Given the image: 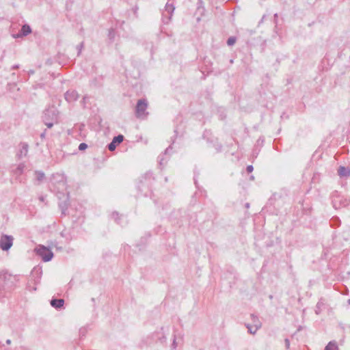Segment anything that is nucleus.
Returning <instances> with one entry per match:
<instances>
[{
	"mask_svg": "<svg viewBox=\"0 0 350 350\" xmlns=\"http://www.w3.org/2000/svg\"><path fill=\"white\" fill-rule=\"evenodd\" d=\"M35 252L36 254L40 256L42 261L49 262L53 258V252L51 250L42 245H39L36 249Z\"/></svg>",
	"mask_w": 350,
	"mask_h": 350,
	"instance_id": "7ed1b4c3",
	"label": "nucleus"
},
{
	"mask_svg": "<svg viewBox=\"0 0 350 350\" xmlns=\"http://www.w3.org/2000/svg\"><path fill=\"white\" fill-rule=\"evenodd\" d=\"M115 36H116L115 30L113 28L109 29V33H108V38L111 42L114 41Z\"/></svg>",
	"mask_w": 350,
	"mask_h": 350,
	"instance_id": "393cba45",
	"label": "nucleus"
},
{
	"mask_svg": "<svg viewBox=\"0 0 350 350\" xmlns=\"http://www.w3.org/2000/svg\"><path fill=\"white\" fill-rule=\"evenodd\" d=\"M88 148V144L83 142V143H81L79 146V150L80 151H83L85 150H86Z\"/></svg>",
	"mask_w": 350,
	"mask_h": 350,
	"instance_id": "72a5a7b5",
	"label": "nucleus"
},
{
	"mask_svg": "<svg viewBox=\"0 0 350 350\" xmlns=\"http://www.w3.org/2000/svg\"><path fill=\"white\" fill-rule=\"evenodd\" d=\"M50 303L52 307L55 309H60L64 304V300L63 299L53 298Z\"/></svg>",
	"mask_w": 350,
	"mask_h": 350,
	"instance_id": "2eb2a0df",
	"label": "nucleus"
},
{
	"mask_svg": "<svg viewBox=\"0 0 350 350\" xmlns=\"http://www.w3.org/2000/svg\"><path fill=\"white\" fill-rule=\"evenodd\" d=\"M124 140V136L121 134L115 136L112 141L107 145V148L110 151L116 150L118 145L122 143Z\"/></svg>",
	"mask_w": 350,
	"mask_h": 350,
	"instance_id": "9d476101",
	"label": "nucleus"
},
{
	"mask_svg": "<svg viewBox=\"0 0 350 350\" xmlns=\"http://www.w3.org/2000/svg\"><path fill=\"white\" fill-rule=\"evenodd\" d=\"M245 325L248 329V332L251 334H255L257 330L260 327V324L259 325H255L254 326H252L250 324H246Z\"/></svg>",
	"mask_w": 350,
	"mask_h": 350,
	"instance_id": "412c9836",
	"label": "nucleus"
},
{
	"mask_svg": "<svg viewBox=\"0 0 350 350\" xmlns=\"http://www.w3.org/2000/svg\"><path fill=\"white\" fill-rule=\"evenodd\" d=\"M338 174L340 177H347L350 175V170L348 167L340 166L338 170Z\"/></svg>",
	"mask_w": 350,
	"mask_h": 350,
	"instance_id": "6ab92c4d",
	"label": "nucleus"
},
{
	"mask_svg": "<svg viewBox=\"0 0 350 350\" xmlns=\"http://www.w3.org/2000/svg\"><path fill=\"white\" fill-rule=\"evenodd\" d=\"M124 21H122L121 22V25L124 24Z\"/></svg>",
	"mask_w": 350,
	"mask_h": 350,
	"instance_id": "603ef678",
	"label": "nucleus"
},
{
	"mask_svg": "<svg viewBox=\"0 0 350 350\" xmlns=\"http://www.w3.org/2000/svg\"><path fill=\"white\" fill-rule=\"evenodd\" d=\"M265 142V139L263 137H260L256 141V146H262Z\"/></svg>",
	"mask_w": 350,
	"mask_h": 350,
	"instance_id": "473e14b6",
	"label": "nucleus"
},
{
	"mask_svg": "<svg viewBox=\"0 0 350 350\" xmlns=\"http://www.w3.org/2000/svg\"><path fill=\"white\" fill-rule=\"evenodd\" d=\"M64 98L68 103H72L79 98V94L76 90H68L64 94Z\"/></svg>",
	"mask_w": 350,
	"mask_h": 350,
	"instance_id": "9b49d317",
	"label": "nucleus"
},
{
	"mask_svg": "<svg viewBox=\"0 0 350 350\" xmlns=\"http://www.w3.org/2000/svg\"><path fill=\"white\" fill-rule=\"evenodd\" d=\"M39 200H40L41 202H44V200H45V198H44V196H42L39 197Z\"/></svg>",
	"mask_w": 350,
	"mask_h": 350,
	"instance_id": "37998d69",
	"label": "nucleus"
},
{
	"mask_svg": "<svg viewBox=\"0 0 350 350\" xmlns=\"http://www.w3.org/2000/svg\"><path fill=\"white\" fill-rule=\"evenodd\" d=\"M347 303H348V304H349V305H350V299H349L347 300Z\"/></svg>",
	"mask_w": 350,
	"mask_h": 350,
	"instance_id": "8fccbe9b",
	"label": "nucleus"
},
{
	"mask_svg": "<svg viewBox=\"0 0 350 350\" xmlns=\"http://www.w3.org/2000/svg\"><path fill=\"white\" fill-rule=\"evenodd\" d=\"M83 48V42H81L77 46V49L78 50L77 55H80L82 49Z\"/></svg>",
	"mask_w": 350,
	"mask_h": 350,
	"instance_id": "f704fd0d",
	"label": "nucleus"
},
{
	"mask_svg": "<svg viewBox=\"0 0 350 350\" xmlns=\"http://www.w3.org/2000/svg\"><path fill=\"white\" fill-rule=\"evenodd\" d=\"M36 274L38 275H37V280H34V283L35 284H37V283H39L40 282V278H41V274H42V270L40 269H38V270L36 271H34Z\"/></svg>",
	"mask_w": 350,
	"mask_h": 350,
	"instance_id": "7c9ffc66",
	"label": "nucleus"
},
{
	"mask_svg": "<svg viewBox=\"0 0 350 350\" xmlns=\"http://www.w3.org/2000/svg\"><path fill=\"white\" fill-rule=\"evenodd\" d=\"M324 350H338V347L335 341H330L325 347Z\"/></svg>",
	"mask_w": 350,
	"mask_h": 350,
	"instance_id": "4be33fe9",
	"label": "nucleus"
},
{
	"mask_svg": "<svg viewBox=\"0 0 350 350\" xmlns=\"http://www.w3.org/2000/svg\"><path fill=\"white\" fill-rule=\"evenodd\" d=\"M86 334V329L83 327L79 329V335L81 336H84Z\"/></svg>",
	"mask_w": 350,
	"mask_h": 350,
	"instance_id": "c9c22d12",
	"label": "nucleus"
},
{
	"mask_svg": "<svg viewBox=\"0 0 350 350\" xmlns=\"http://www.w3.org/2000/svg\"><path fill=\"white\" fill-rule=\"evenodd\" d=\"M47 128L51 129L53 126L54 124L57 123L58 121H42Z\"/></svg>",
	"mask_w": 350,
	"mask_h": 350,
	"instance_id": "c756f323",
	"label": "nucleus"
},
{
	"mask_svg": "<svg viewBox=\"0 0 350 350\" xmlns=\"http://www.w3.org/2000/svg\"><path fill=\"white\" fill-rule=\"evenodd\" d=\"M230 63H231V64H232V63H233V59H231V60H230Z\"/></svg>",
	"mask_w": 350,
	"mask_h": 350,
	"instance_id": "864d4df0",
	"label": "nucleus"
},
{
	"mask_svg": "<svg viewBox=\"0 0 350 350\" xmlns=\"http://www.w3.org/2000/svg\"><path fill=\"white\" fill-rule=\"evenodd\" d=\"M31 27L27 24H25L22 26L18 33L15 37L16 38H21L23 36H26L29 35V33H31Z\"/></svg>",
	"mask_w": 350,
	"mask_h": 350,
	"instance_id": "f8f14e48",
	"label": "nucleus"
},
{
	"mask_svg": "<svg viewBox=\"0 0 350 350\" xmlns=\"http://www.w3.org/2000/svg\"><path fill=\"white\" fill-rule=\"evenodd\" d=\"M350 201L347 198H342L339 200L340 206H347L349 204Z\"/></svg>",
	"mask_w": 350,
	"mask_h": 350,
	"instance_id": "c85d7f7f",
	"label": "nucleus"
},
{
	"mask_svg": "<svg viewBox=\"0 0 350 350\" xmlns=\"http://www.w3.org/2000/svg\"><path fill=\"white\" fill-rule=\"evenodd\" d=\"M14 238L11 235L2 234L0 238V248L3 251H8L13 245Z\"/></svg>",
	"mask_w": 350,
	"mask_h": 350,
	"instance_id": "0eeeda50",
	"label": "nucleus"
},
{
	"mask_svg": "<svg viewBox=\"0 0 350 350\" xmlns=\"http://www.w3.org/2000/svg\"><path fill=\"white\" fill-rule=\"evenodd\" d=\"M55 178H58V184L59 185V187H58V189H61L64 190L66 188V180L64 176L60 174H56L53 176V179L54 180Z\"/></svg>",
	"mask_w": 350,
	"mask_h": 350,
	"instance_id": "dca6fc26",
	"label": "nucleus"
},
{
	"mask_svg": "<svg viewBox=\"0 0 350 350\" xmlns=\"http://www.w3.org/2000/svg\"><path fill=\"white\" fill-rule=\"evenodd\" d=\"M265 18H266V15H263L260 22L263 21V20H265Z\"/></svg>",
	"mask_w": 350,
	"mask_h": 350,
	"instance_id": "49530a36",
	"label": "nucleus"
},
{
	"mask_svg": "<svg viewBox=\"0 0 350 350\" xmlns=\"http://www.w3.org/2000/svg\"><path fill=\"white\" fill-rule=\"evenodd\" d=\"M325 302L323 298H321L316 305L315 313L319 314L325 308Z\"/></svg>",
	"mask_w": 350,
	"mask_h": 350,
	"instance_id": "a211bd4d",
	"label": "nucleus"
},
{
	"mask_svg": "<svg viewBox=\"0 0 350 350\" xmlns=\"http://www.w3.org/2000/svg\"><path fill=\"white\" fill-rule=\"evenodd\" d=\"M269 298H270V299H272V298H273V296H272V295H270V296H269Z\"/></svg>",
	"mask_w": 350,
	"mask_h": 350,
	"instance_id": "3c124183",
	"label": "nucleus"
},
{
	"mask_svg": "<svg viewBox=\"0 0 350 350\" xmlns=\"http://www.w3.org/2000/svg\"><path fill=\"white\" fill-rule=\"evenodd\" d=\"M155 178L151 171H148L143 174L138 182L137 189L143 193L145 196H148V192L151 191L152 185Z\"/></svg>",
	"mask_w": 350,
	"mask_h": 350,
	"instance_id": "f03ea898",
	"label": "nucleus"
},
{
	"mask_svg": "<svg viewBox=\"0 0 350 350\" xmlns=\"http://www.w3.org/2000/svg\"><path fill=\"white\" fill-rule=\"evenodd\" d=\"M6 344H7V345H10V344H11V340L8 339V340H6Z\"/></svg>",
	"mask_w": 350,
	"mask_h": 350,
	"instance_id": "a18cd8bd",
	"label": "nucleus"
},
{
	"mask_svg": "<svg viewBox=\"0 0 350 350\" xmlns=\"http://www.w3.org/2000/svg\"><path fill=\"white\" fill-rule=\"evenodd\" d=\"M213 146L216 149L217 152H221L223 146L221 144L218 142V140L217 138H215V142L213 143Z\"/></svg>",
	"mask_w": 350,
	"mask_h": 350,
	"instance_id": "a878e982",
	"label": "nucleus"
},
{
	"mask_svg": "<svg viewBox=\"0 0 350 350\" xmlns=\"http://www.w3.org/2000/svg\"><path fill=\"white\" fill-rule=\"evenodd\" d=\"M46 130L45 129V130L44 131V132H43V133H42L40 134V137H41L42 139H43V138H44V137H45V135H46Z\"/></svg>",
	"mask_w": 350,
	"mask_h": 350,
	"instance_id": "ea45409f",
	"label": "nucleus"
},
{
	"mask_svg": "<svg viewBox=\"0 0 350 350\" xmlns=\"http://www.w3.org/2000/svg\"><path fill=\"white\" fill-rule=\"evenodd\" d=\"M58 114L59 111L54 106L49 107L43 111L42 121H58Z\"/></svg>",
	"mask_w": 350,
	"mask_h": 350,
	"instance_id": "20e7f679",
	"label": "nucleus"
},
{
	"mask_svg": "<svg viewBox=\"0 0 350 350\" xmlns=\"http://www.w3.org/2000/svg\"><path fill=\"white\" fill-rule=\"evenodd\" d=\"M236 41H237V38L234 36H231L228 38L227 44L228 46H232L235 44Z\"/></svg>",
	"mask_w": 350,
	"mask_h": 350,
	"instance_id": "cd10ccee",
	"label": "nucleus"
},
{
	"mask_svg": "<svg viewBox=\"0 0 350 350\" xmlns=\"http://www.w3.org/2000/svg\"><path fill=\"white\" fill-rule=\"evenodd\" d=\"M336 203H337V201L336 200H334L333 201V206L335 208H338V207L336 206Z\"/></svg>",
	"mask_w": 350,
	"mask_h": 350,
	"instance_id": "79ce46f5",
	"label": "nucleus"
},
{
	"mask_svg": "<svg viewBox=\"0 0 350 350\" xmlns=\"http://www.w3.org/2000/svg\"><path fill=\"white\" fill-rule=\"evenodd\" d=\"M29 152V144L27 142H21L18 144V150L16 152V157L18 159H21L27 156Z\"/></svg>",
	"mask_w": 350,
	"mask_h": 350,
	"instance_id": "1a4fd4ad",
	"label": "nucleus"
},
{
	"mask_svg": "<svg viewBox=\"0 0 350 350\" xmlns=\"http://www.w3.org/2000/svg\"><path fill=\"white\" fill-rule=\"evenodd\" d=\"M19 68H20L19 64H15V65L12 66V69H18Z\"/></svg>",
	"mask_w": 350,
	"mask_h": 350,
	"instance_id": "a19ab883",
	"label": "nucleus"
},
{
	"mask_svg": "<svg viewBox=\"0 0 350 350\" xmlns=\"http://www.w3.org/2000/svg\"><path fill=\"white\" fill-rule=\"evenodd\" d=\"M249 206H250V204H249V203H246V204H245V207H246V208H249Z\"/></svg>",
	"mask_w": 350,
	"mask_h": 350,
	"instance_id": "09e8293b",
	"label": "nucleus"
},
{
	"mask_svg": "<svg viewBox=\"0 0 350 350\" xmlns=\"http://www.w3.org/2000/svg\"><path fill=\"white\" fill-rule=\"evenodd\" d=\"M122 215L118 212L114 211L111 213V218L113 219L116 223L120 224V219Z\"/></svg>",
	"mask_w": 350,
	"mask_h": 350,
	"instance_id": "bb28decb",
	"label": "nucleus"
},
{
	"mask_svg": "<svg viewBox=\"0 0 350 350\" xmlns=\"http://www.w3.org/2000/svg\"><path fill=\"white\" fill-rule=\"evenodd\" d=\"M148 107V102L146 99L142 98L138 100L135 107V116L137 118H142L146 116L148 113H146V110Z\"/></svg>",
	"mask_w": 350,
	"mask_h": 350,
	"instance_id": "39448f33",
	"label": "nucleus"
},
{
	"mask_svg": "<svg viewBox=\"0 0 350 350\" xmlns=\"http://www.w3.org/2000/svg\"><path fill=\"white\" fill-rule=\"evenodd\" d=\"M172 149V146H169L164 151V152L161 154H160L159 157H158V159H159V166L161 167V168L163 167V166L165 165V163H167V161H165V158L164 157L165 155H167L170 150H171Z\"/></svg>",
	"mask_w": 350,
	"mask_h": 350,
	"instance_id": "ddd939ff",
	"label": "nucleus"
},
{
	"mask_svg": "<svg viewBox=\"0 0 350 350\" xmlns=\"http://www.w3.org/2000/svg\"><path fill=\"white\" fill-rule=\"evenodd\" d=\"M29 73L30 75H32V74H33V73H34V71H33V70H29Z\"/></svg>",
	"mask_w": 350,
	"mask_h": 350,
	"instance_id": "de8ad7c7",
	"label": "nucleus"
},
{
	"mask_svg": "<svg viewBox=\"0 0 350 350\" xmlns=\"http://www.w3.org/2000/svg\"><path fill=\"white\" fill-rule=\"evenodd\" d=\"M151 338L155 342H159L161 345H165L167 341L166 335L164 331V327H161L159 330L153 332Z\"/></svg>",
	"mask_w": 350,
	"mask_h": 350,
	"instance_id": "6e6552de",
	"label": "nucleus"
},
{
	"mask_svg": "<svg viewBox=\"0 0 350 350\" xmlns=\"http://www.w3.org/2000/svg\"><path fill=\"white\" fill-rule=\"evenodd\" d=\"M25 168V164L24 163H21L18 165V166L12 170L13 174L16 177H19L24 172Z\"/></svg>",
	"mask_w": 350,
	"mask_h": 350,
	"instance_id": "4468645a",
	"label": "nucleus"
},
{
	"mask_svg": "<svg viewBox=\"0 0 350 350\" xmlns=\"http://www.w3.org/2000/svg\"><path fill=\"white\" fill-rule=\"evenodd\" d=\"M165 12H167L170 16H168V20L171 19L172 13L174 11L175 7L173 3H167L165 7Z\"/></svg>",
	"mask_w": 350,
	"mask_h": 350,
	"instance_id": "aec40b11",
	"label": "nucleus"
},
{
	"mask_svg": "<svg viewBox=\"0 0 350 350\" xmlns=\"http://www.w3.org/2000/svg\"><path fill=\"white\" fill-rule=\"evenodd\" d=\"M202 138L206 139V142L211 144H213L215 142V139L211 137V133L208 130L204 131L202 135Z\"/></svg>",
	"mask_w": 350,
	"mask_h": 350,
	"instance_id": "f3484780",
	"label": "nucleus"
},
{
	"mask_svg": "<svg viewBox=\"0 0 350 350\" xmlns=\"http://www.w3.org/2000/svg\"><path fill=\"white\" fill-rule=\"evenodd\" d=\"M340 220L338 217H334L330 220V226L332 227H338L340 225Z\"/></svg>",
	"mask_w": 350,
	"mask_h": 350,
	"instance_id": "5701e85b",
	"label": "nucleus"
},
{
	"mask_svg": "<svg viewBox=\"0 0 350 350\" xmlns=\"http://www.w3.org/2000/svg\"><path fill=\"white\" fill-rule=\"evenodd\" d=\"M176 347H177L176 336V334L174 333V335H173V342H172V350H175L176 349Z\"/></svg>",
	"mask_w": 350,
	"mask_h": 350,
	"instance_id": "2f4dec72",
	"label": "nucleus"
},
{
	"mask_svg": "<svg viewBox=\"0 0 350 350\" xmlns=\"http://www.w3.org/2000/svg\"><path fill=\"white\" fill-rule=\"evenodd\" d=\"M273 17H274V23L275 25L278 24V14L277 13H275L274 15H273Z\"/></svg>",
	"mask_w": 350,
	"mask_h": 350,
	"instance_id": "58836bf2",
	"label": "nucleus"
},
{
	"mask_svg": "<svg viewBox=\"0 0 350 350\" xmlns=\"http://www.w3.org/2000/svg\"><path fill=\"white\" fill-rule=\"evenodd\" d=\"M254 170V167L252 165H249L246 167V171L247 173H251Z\"/></svg>",
	"mask_w": 350,
	"mask_h": 350,
	"instance_id": "e433bc0d",
	"label": "nucleus"
},
{
	"mask_svg": "<svg viewBox=\"0 0 350 350\" xmlns=\"http://www.w3.org/2000/svg\"><path fill=\"white\" fill-rule=\"evenodd\" d=\"M35 174L36 180L39 182L42 181L45 177L44 173L42 171H36Z\"/></svg>",
	"mask_w": 350,
	"mask_h": 350,
	"instance_id": "b1692460",
	"label": "nucleus"
},
{
	"mask_svg": "<svg viewBox=\"0 0 350 350\" xmlns=\"http://www.w3.org/2000/svg\"><path fill=\"white\" fill-rule=\"evenodd\" d=\"M27 288H28L29 291H36V287H33L32 289H31L29 286H27Z\"/></svg>",
	"mask_w": 350,
	"mask_h": 350,
	"instance_id": "c03bdc74",
	"label": "nucleus"
},
{
	"mask_svg": "<svg viewBox=\"0 0 350 350\" xmlns=\"http://www.w3.org/2000/svg\"><path fill=\"white\" fill-rule=\"evenodd\" d=\"M18 280L16 275L8 273L7 270H0V297L6 296Z\"/></svg>",
	"mask_w": 350,
	"mask_h": 350,
	"instance_id": "f257e3e1",
	"label": "nucleus"
},
{
	"mask_svg": "<svg viewBox=\"0 0 350 350\" xmlns=\"http://www.w3.org/2000/svg\"><path fill=\"white\" fill-rule=\"evenodd\" d=\"M58 198L62 201L59 202V206L62 211V215H66V211L69 206V194L64 193V192L58 191Z\"/></svg>",
	"mask_w": 350,
	"mask_h": 350,
	"instance_id": "423d86ee",
	"label": "nucleus"
},
{
	"mask_svg": "<svg viewBox=\"0 0 350 350\" xmlns=\"http://www.w3.org/2000/svg\"><path fill=\"white\" fill-rule=\"evenodd\" d=\"M285 347L288 349L290 347V340L288 338L284 340Z\"/></svg>",
	"mask_w": 350,
	"mask_h": 350,
	"instance_id": "4c0bfd02",
	"label": "nucleus"
}]
</instances>
